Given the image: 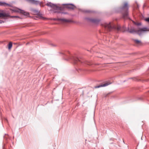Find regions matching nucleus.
<instances>
[{"label":"nucleus","instance_id":"nucleus-11","mask_svg":"<svg viewBox=\"0 0 149 149\" xmlns=\"http://www.w3.org/2000/svg\"><path fill=\"white\" fill-rule=\"evenodd\" d=\"M110 84H111V83H110L109 82H107L105 83L104 84H101L100 85H99L98 86H95V88H99L101 87H104L107 86L109 85Z\"/></svg>","mask_w":149,"mask_h":149},{"label":"nucleus","instance_id":"nucleus-18","mask_svg":"<svg viewBox=\"0 0 149 149\" xmlns=\"http://www.w3.org/2000/svg\"><path fill=\"white\" fill-rule=\"evenodd\" d=\"M145 20L149 22V17L146 19Z\"/></svg>","mask_w":149,"mask_h":149},{"label":"nucleus","instance_id":"nucleus-12","mask_svg":"<svg viewBox=\"0 0 149 149\" xmlns=\"http://www.w3.org/2000/svg\"><path fill=\"white\" fill-rule=\"evenodd\" d=\"M67 7L69 9H73L76 7L74 5H73L72 4H69L67 5Z\"/></svg>","mask_w":149,"mask_h":149},{"label":"nucleus","instance_id":"nucleus-14","mask_svg":"<svg viewBox=\"0 0 149 149\" xmlns=\"http://www.w3.org/2000/svg\"><path fill=\"white\" fill-rule=\"evenodd\" d=\"M12 47V43L11 42H10L8 44V49H10Z\"/></svg>","mask_w":149,"mask_h":149},{"label":"nucleus","instance_id":"nucleus-4","mask_svg":"<svg viewBox=\"0 0 149 149\" xmlns=\"http://www.w3.org/2000/svg\"><path fill=\"white\" fill-rule=\"evenodd\" d=\"M102 26L107 31H111L112 29L115 28V26L111 22L104 23L102 24Z\"/></svg>","mask_w":149,"mask_h":149},{"label":"nucleus","instance_id":"nucleus-10","mask_svg":"<svg viewBox=\"0 0 149 149\" xmlns=\"http://www.w3.org/2000/svg\"><path fill=\"white\" fill-rule=\"evenodd\" d=\"M54 19L58 21H61L63 23L70 22H72V21L70 20L64 18H57L56 19Z\"/></svg>","mask_w":149,"mask_h":149},{"label":"nucleus","instance_id":"nucleus-8","mask_svg":"<svg viewBox=\"0 0 149 149\" xmlns=\"http://www.w3.org/2000/svg\"><path fill=\"white\" fill-rule=\"evenodd\" d=\"M86 19L88 21L95 23V24H97L100 21V19H91L88 18H86Z\"/></svg>","mask_w":149,"mask_h":149},{"label":"nucleus","instance_id":"nucleus-6","mask_svg":"<svg viewBox=\"0 0 149 149\" xmlns=\"http://www.w3.org/2000/svg\"><path fill=\"white\" fill-rule=\"evenodd\" d=\"M47 5L48 6H50L52 8L54 9H56V10H62V7H58L56 5L52 4L50 3H47Z\"/></svg>","mask_w":149,"mask_h":149},{"label":"nucleus","instance_id":"nucleus-5","mask_svg":"<svg viewBox=\"0 0 149 149\" xmlns=\"http://www.w3.org/2000/svg\"><path fill=\"white\" fill-rule=\"evenodd\" d=\"M30 10L31 13L33 14L37 15L39 19L43 20H45L47 19L46 18H45L43 17L42 15L40 13V12L39 10L34 8H31Z\"/></svg>","mask_w":149,"mask_h":149},{"label":"nucleus","instance_id":"nucleus-13","mask_svg":"<svg viewBox=\"0 0 149 149\" xmlns=\"http://www.w3.org/2000/svg\"><path fill=\"white\" fill-rule=\"evenodd\" d=\"M8 16L7 14L6 13H3L0 12V17H7Z\"/></svg>","mask_w":149,"mask_h":149},{"label":"nucleus","instance_id":"nucleus-3","mask_svg":"<svg viewBox=\"0 0 149 149\" xmlns=\"http://www.w3.org/2000/svg\"><path fill=\"white\" fill-rule=\"evenodd\" d=\"M148 31H149V29L147 27H143L136 30H134L133 29H131L129 31V32L131 33H136L139 35H141L143 33Z\"/></svg>","mask_w":149,"mask_h":149},{"label":"nucleus","instance_id":"nucleus-17","mask_svg":"<svg viewBox=\"0 0 149 149\" xmlns=\"http://www.w3.org/2000/svg\"><path fill=\"white\" fill-rule=\"evenodd\" d=\"M54 13H61L62 14L63 13H64V14H67V13H64V12H58V11H55L54 12Z\"/></svg>","mask_w":149,"mask_h":149},{"label":"nucleus","instance_id":"nucleus-15","mask_svg":"<svg viewBox=\"0 0 149 149\" xmlns=\"http://www.w3.org/2000/svg\"><path fill=\"white\" fill-rule=\"evenodd\" d=\"M3 6H6L9 7L11 6L10 4L6 3L4 2H3Z\"/></svg>","mask_w":149,"mask_h":149},{"label":"nucleus","instance_id":"nucleus-2","mask_svg":"<svg viewBox=\"0 0 149 149\" xmlns=\"http://www.w3.org/2000/svg\"><path fill=\"white\" fill-rule=\"evenodd\" d=\"M129 6L127 2H124L122 6L119 8V10L123 15V17L124 19H129Z\"/></svg>","mask_w":149,"mask_h":149},{"label":"nucleus","instance_id":"nucleus-9","mask_svg":"<svg viewBox=\"0 0 149 149\" xmlns=\"http://www.w3.org/2000/svg\"><path fill=\"white\" fill-rule=\"evenodd\" d=\"M13 11L15 12L20 13L23 14L25 16H28L29 15V14L28 13L26 12L23 10H21L20 9L14 10Z\"/></svg>","mask_w":149,"mask_h":149},{"label":"nucleus","instance_id":"nucleus-1","mask_svg":"<svg viewBox=\"0 0 149 149\" xmlns=\"http://www.w3.org/2000/svg\"><path fill=\"white\" fill-rule=\"evenodd\" d=\"M69 59H71L73 63L78 66H84L86 64L91 65V64L88 61L81 58H78L76 56L72 55L69 56Z\"/></svg>","mask_w":149,"mask_h":149},{"label":"nucleus","instance_id":"nucleus-23","mask_svg":"<svg viewBox=\"0 0 149 149\" xmlns=\"http://www.w3.org/2000/svg\"><path fill=\"white\" fill-rule=\"evenodd\" d=\"M120 29V26H118V29L119 30Z\"/></svg>","mask_w":149,"mask_h":149},{"label":"nucleus","instance_id":"nucleus-21","mask_svg":"<svg viewBox=\"0 0 149 149\" xmlns=\"http://www.w3.org/2000/svg\"><path fill=\"white\" fill-rule=\"evenodd\" d=\"M4 120H5L7 122H8V120L6 118H4Z\"/></svg>","mask_w":149,"mask_h":149},{"label":"nucleus","instance_id":"nucleus-16","mask_svg":"<svg viewBox=\"0 0 149 149\" xmlns=\"http://www.w3.org/2000/svg\"><path fill=\"white\" fill-rule=\"evenodd\" d=\"M134 41L137 44H139L141 42L140 41L137 40H134Z\"/></svg>","mask_w":149,"mask_h":149},{"label":"nucleus","instance_id":"nucleus-22","mask_svg":"<svg viewBox=\"0 0 149 149\" xmlns=\"http://www.w3.org/2000/svg\"><path fill=\"white\" fill-rule=\"evenodd\" d=\"M3 22L2 21V20H0V24L2 23V22Z\"/></svg>","mask_w":149,"mask_h":149},{"label":"nucleus","instance_id":"nucleus-26","mask_svg":"<svg viewBox=\"0 0 149 149\" xmlns=\"http://www.w3.org/2000/svg\"><path fill=\"white\" fill-rule=\"evenodd\" d=\"M148 92L149 93V91Z\"/></svg>","mask_w":149,"mask_h":149},{"label":"nucleus","instance_id":"nucleus-7","mask_svg":"<svg viewBox=\"0 0 149 149\" xmlns=\"http://www.w3.org/2000/svg\"><path fill=\"white\" fill-rule=\"evenodd\" d=\"M26 1L30 3L36 5H39L41 6V2L35 0H26Z\"/></svg>","mask_w":149,"mask_h":149},{"label":"nucleus","instance_id":"nucleus-20","mask_svg":"<svg viewBox=\"0 0 149 149\" xmlns=\"http://www.w3.org/2000/svg\"><path fill=\"white\" fill-rule=\"evenodd\" d=\"M12 17H18V18H19V17L18 16H12Z\"/></svg>","mask_w":149,"mask_h":149},{"label":"nucleus","instance_id":"nucleus-25","mask_svg":"<svg viewBox=\"0 0 149 149\" xmlns=\"http://www.w3.org/2000/svg\"><path fill=\"white\" fill-rule=\"evenodd\" d=\"M137 5L138 7V4H137Z\"/></svg>","mask_w":149,"mask_h":149},{"label":"nucleus","instance_id":"nucleus-24","mask_svg":"<svg viewBox=\"0 0 149 149\" xmlns=\"http://www.w3.org/2000/svg\"><path fill=\"white\" fill-rule=\"evenodd\" d=\"M68 54H70V52H68Z\"/></svg>","mask_w":149,"mask_h":149},{"label":"nucleus","instance_id":"nucleus-19","mask_svg":"<svg viewBox=\"0 0 149 149\" xmlns=\"http://www.w3.org/2000/svg\"><path fill=\"white\" fill-rule=\"evenodd\" d=\"M0 6H3V2H0Z\"/></svg>","mask_w":149,"mask_h":149}]
</instances>
